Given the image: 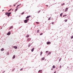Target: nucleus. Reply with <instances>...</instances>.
Listing matches in <instances>:
<instances>
[{
  "mask_svg": "<svg viewBox=\"0 0 73 73\" xmlns=\"http://www.w3.org/2000/svg\"><path fill=\"white\" fill-rule=\"evenodd\" d=\"M31 17V16H27V17H26V19H28V18H29V17Z\"/></svg>",
  "mask_w": 73,
  "mask_h": 73,
  "instance_id": "obj_6",
  "label": "nucleus"
},
{
  "mask_svg": "<svg viewBox=\"0 0 73 73\" xmlns=\"http://www.w3.org/2000/svg\"><path fill=\"white\" fill-rule=\"evenodd\" d=\"M40 10H39L38 12V13H40Z\"/></svg>",
  "mask_w": 73,
  "mask_h": 73,
  "instance_id": "obj_27",
  "label": "nucleus"
},
{
  "mask_svg": "<svg viewBox=\"0 0 73 73\" xmlns=\"http://www.w3.org/2000/svg\"><path fill=\"white\" fill-rule=\"evenodd\" d=\"M63 5H65V3H63L62 4V6H63Z\"/></svg>",
  "mask_w": 73,
  "mask_h": 73,
  "instance_id": "obj_28",
  "label": "nucleus"
},
{
  "mask_svg": "<svg viewBox=\"0 0 73 73\" xmlns=\"http://www.w3.org/2000/svg\"><path fill=\"white\" fill-rule=\"evenodd\" d=\"M16 5H14V7H15Z\"/></svg>",
  "mask_w": 73,
  "mask_h": 73,
  "instance_id": "obj_45",
  "label": "nucleus"
},
{
  "mask_svg": "<svg viewBox=\"0 0 73 73\" xmlns=\"http://www.w3.org/2000/svg\"><path fill=\"white\" fill-rule=\"evenodd\" d=\"M56 68V66H54V65L53 66H52V68Z\"/></svg>",
  "mask_w": 73,
  "mask_h": 73,
  "instance_id": "obj_13",
  "label": "nucleus"
},
{
  "mask_svg": "<svg viewBox=\"0 0 73 73\" xmlns=\"http://www.w3.org/2000/svg\"><path fill=\"white\" fill-rule=\"evenodd\" d=\"M50 20V18H49L48 19V20Z\"/></svg>",
  "mask_w": 73,
  "mask_h": 73,
  "instance_id": "obj_26",
  "label": "nucleus"
},
{
  "mask_svg": "<svg viewBox=\"0 0 73 73\" xmlns=\"http://www.w3.org/2000/svg\"><path fill=\"white\" fill-rule=\"evenodd\" d=\"M10 7H12V6H11V5H10Z\"/></svg>",
  "mask_w": 73,
  "mask_h": 73,
  "instance_id": "obj_43",
  "label": "nucleus"
},
{
  "mask_svg": "<svg viewBox=\"0 0 73 73\" xmlns=\"http://www.w3.org/2000/svg\"><path fill=\"white\" fill-rule=\"evenodd\" d=\"M13 48L15 49H17V46H15L13 47Z\"/></svg>",
  "mask_w": 73,
  "mask_h": 73,
  "instance_id": "obj_8",
  "label": "nucleus"
},
{
  "mask_svg": "<svg viewBox=\"0 0 73 73\" xmlns=\"http://www.w3.org/2000/svg\"><path fill=\"white\" fill-rule=\"evenodd\" d=\"M38 72V73H39V72H40V73H42V70H39Z\"/></svg>",
  "mask_w": 73,
  "mask_h": 73,
  "instance_id": "obj_7",
  "label": "nucleus"
},
{
  "mask_svg": "<svg viewBox=\"0 0 73 73\" xmlns=\"http://www.w3.org/2000/svg\"><path fill=\"white\" fill-rule=\"evenodd\" d=\"M51 70H53V68H51Z\"/></svg>",
  "mask_w": 73,
  "mask_h": 73,
  "instance_id": "obj_40",
  "label": "nucleus"
},
{
  "mask_svg": "<svg viewBox=\"0 0 73 73\" xmlns=\"http://www.w3.org/2000/svg\"><path fill=\"white\" fill-rule=\"evenodd\" d=\"M45 60V58L44 57H43V58H42V60Z\"/></svg>",
  "mask_w": 73,
  "mask_h": 73,
  "instance_id": "obj_14",
  "label": "nucleus"
},
{
  "mask_svg": "<svg viewBox=\"0 0 73 73\" xmlns=\"http://www.w3.org/2000/svg\"><path fill=\"white\" fill-rule=\"evenodd\" d=\"M62 14H63V13H61V14H60V16L62 17Z\"/></svg>",
  "mask_w": 73,
  "mask_h": 73,
  "instance_id": "obj_18",
  "label": "nucleus"
},
{
  "mask_svg": "<svg viewBox=\"0 0 73 73\" xmlns=\"http://www.w3.org/2000/svg\"><path fill=\"white\" fill-rule=\"evenodd\" d=\"M11 13H9L7 14V16L9 17V16H10V15H11Z\"/></svg>",
  "mask_w": 73,
  "mask_h": 73,
  "instance_id": "obj_2",
  "label": "nucleus"
},
{
  "mask_svg": "<svg viewBox=\"0 0 73 73\" xmlns=\"http://www.w3.org/2000/svg\"><path fill=\"white\" fill-rule=\"evenodd\" d=\"M62 67V66H61V65H60V68H61V67Z\"/></svg>",
  "mask_w": 73,
  "mask_h": 73,
  "instance_id": "obj_36",
  "label": "nucleus"
},
{
  "mask_svg": "<svg viewBox=\"0 0 73 73\" xmlns=\"http://www.w3.org/2000/svg\"><path fill=\"white\" fill-rule=\"evenodd\" d=\"M8 14V13H7V12H6V13H5V15H7Z\"/></svg>",
  "mask_w": 73,
  "mask_h": 73,
  "instance_id": "obj_29",
  "label": "nucleus"
},
{
  "mask_svg": "<svg viewBox=\"0 0 73 73\" xmlns=\"http://www.w3.org/2000/svg\"><path fill=\"white\" fill-rule=\"evenodd\" d=\"M15 70V68H14L13 70H12V71H14V70Z\"/></svg>",
  "mask_w": 73,
  "mask_h": 73,
  "instance_id": "obj_42",
  "label": "nucleus"
},
{
  "mask_svg": "<svg viewBox=\"0 0 73 73\" xmlns=\"http://www.w3.org/2000/svg\"><path fill=\"white\" fill-rule=\"evenodd\" d=\"M46 44H51V42H46Z\"/></svg>",
  "mask_w": 73,
  "mask_h": 73,
  "instance_id": "obj_4",
  "label": "nucleus"
},
{
  "mask_svg": "<svg viewBox=\"0 0 73 73\" xmlns=\"http://www.w3.org/2000/svg\"><path fill=\"white\" fill-rule=\"evenodd\" d=\"M13 10H12V11H13Z\"/></svg>",
  "mask_w": 73,
  "mask_h": 73,
  "instance_id": "obj_48",
  "label": "nucleus"
},
{
  "mask_svg": "<svg viewBox=\"0 0 73 73\" xmlns=\"http://www.w3.org/2000/svg\"><path fill=\"white\" fill-rule=\"evenodd\" d=\"M73 38V36H71V38Z\"/></svg>",
  "mask_w": 73,
  "mask_h": 73,
  "instance_id": "obj_25",
  "label": "nucleus"
},
{
  "mask_svg": "<svg viewBox=\"0 0 73 73\" xmlns=\"http://www.w3.org/2000/svg\"><path fill=\"white\" fill-rule=\"evenodd\" d=\"M56 71H55V72H54V73H56Z\"/></svg>",
  "mask_w": 73,
  "mask_h": 73,
  "instance_id": "obj_37",
  "label": "nucleus"
},
{
  "mask_svg": "<svg viewBox=\"0 0 73 73\" xmlns=\"http://www.w3.org/2000/svg\"><path fill=\"white\" fill-rule=\"evenodd\" d=\"M68 21V20L67 19H66L64 21L65 22H66Z\"/></svg>",
  "mask_w": 73,
  "mask_h": 73,
  "instance_id": "obj_19",
  "label": "nucleus"
},
{
  "mask_svg": "<svg viewBox=\"0 0 73 73\" xmlns=\"http://www.w3.org/2000/svg\"><path fill=\"white\" fill-rule=\"evenodd\" d=\"M31 46V44H29L28 45V46L29 47V46Z\"/></svg>",
  "mask_w": 73,
  "mask_h": 73,
  "instance_id": "obj_30",
  "label": "nucleus"
},
{
  "mask_svg": "<svg viewBox=\"0 0 73 73\" xmlns=\"http://www.w3.org/2000/svg\"><path fill=\"white\" fill-rule=\"evenodd\" d=\"M4 50V48H2L1 49V51H3V50Z\"/></svg>",
  "mask_w": 73,
  "mask_h": 73,
  "instance_id": "obj_12",
  "label": "nucleus"
},
{
  "mask_svg": "<svg viewBox=\"0 0 73 73\" xmlns=\"http://www.w3.org/2000/svg\"><path fill=\"white\" fill-rule=\"evenodd\" d=\"M36 24H39V23L38 22H36Z\"/></svg>",
  "mask_w": 73,
  "mask_h": 73,
  "instance_id": "obj_33",
  "label": "nucleus"
},
{
  "mask_svg": "<svg viewBox=\"0 0 73 73\" xmlns=\"http://www.w3.org/2000/svg\"><path fill=\"white\" fill-rule=\"evenodd\" d=\"M52 24H54V22H52Z\"/></svg>",
  "mask_w": 73,
  "mask_h": 73,
  "instance_id": "obj_39",
  "label": "nucleus"
},
{
  "mask_svg": "<svg viewBox=\"0 0 73 73\" xmlns=\"http://www.w3.org/2000/svg\"><path fill=\"white\" fill-rule=\"evenodd\" d=\"M26 37H29V35H27Z\"/></svg>",
  "mask_w": 73,
  "mask_h": 73,
  "instance_id": "obj_24",
  "label": "nucleus"
},
{
  "mask_svg": "<svg viewBox=\"0 0 73 73\" xmlns=\"http://www.w3.org/2000/svg\"><path fill=\"white\" fill-rule=\"evenodd\" d=\"M68 8H67L65 9V10L64 11V12H66L68 11Z\"/></svg>",
  "mask_w": 73,
  "mask_h": 73,
  "instance_id": "obj_5",
  "label": "nucleus"
},
{
  "mask_svg": "<svg viewBox=\"0 0 73 73\" xmlns=\"http://www.w3.org/2000/svg\"><path fill=\"white\" fill-rule=\"evenodd\" d=\"M42 35V33H41L40 34V35Z\"/></svg>",
  "mask_w": 73,
  "mask_h": 73,
  "instance_id": "obj_34",
  "label": "nucleus"
},
{
  "mask_svg": "<svg viewBox=\"0 0 73 73\" xmlns=\"http://www.w3.org/2000/svg\"><path fill=\"white\" fill-rule=\"evenodd\" d=\"M27 41L29 42V40H27Z\"/></svg>",
  "mask_w": 73,
  "mask_h": 73,
  "instance_id": "obj_47",
  "label": "nucleus"
},
{
  "mask_svg": "<svg viewBox=\"0 0 73 73\" xmlns=\"http://www.w3.org/2000/svg\"><path fill=\"white\" fill-rule=\"evenodd\" d=\"M23 70V68H22V69H21L20 71H21V70Z\"/></svg>",
  "mask_w": 73,
  "mask_h": 73,
  "instance_id": "obj_41",
  "label": "nucleus"
},
{
  "mask_svg": "<svg viewBox=\"0 0 73 73\" xmlns=\"http://www.w3.org/2000/svg\"><path fill=\"white\" fill-rule=\"evenodd\" d=\"M2 11H4V10H2Z\"/></svg>",
  "mask_w": 73,
  "mask_h": 73,
  "instance_id": "obj_46",
  "label": "nucleus"
},
{
  "mask_svg": "<svg viewBox=\"0 0 73 73\" xmlns=\"http://www.w3.org/2000/svg\"><path fill=\"white\" fill-rule=\"evenodd\" d=\"M11 9H10V10H9L8 11V12H9V11H11Z\"/></svg>",
  "mask_w": 73,
  "mask_h": 73,
  "instance_id": "obj_23",
  "label": "nucleus"
},
{
  "mask_svg": "<svg viewBox=\"0 0 73 73\" xmlns=\"http://www.w3.org/2000/svg\"><path fill=\"white\" fill-rule=\"evenodd\" d=\"M65 16H66V15H64L63 16V17H65Z\"/></svg>",
  "mask_w": 73,
  "mask_h": 73,
  "instance_id": "obj_21",
  "label": "nucleus"
},
{
  "mask_svg": "<svg viewBox=\"0 0 73 73\" xmlns=\"http://www.w3.org/2000/svg\"><path fill=\"white\" fill-rule=\"evenodd\" d=\"M15 55H14L13 57V58H15Z\"/></svg>",
  "mask_w": 73,
  "mask_h": 73,
  "instance_id": "obj_16",
  "label": "nucleus"
},
{
  "mask_svg": "<svg viewBox=\"0 0 73 73\" xmlns=\"http://www.w3.org/2000/svg\"><path fill=\"white\" fill-rule=\"evenodd\" d=\"M34 48H33L31 50V52H33V50H34Z\"/></svg>",
  "mask_w": 73,
  "mask_h": 73,
  "instance_id": "obj_11",
  "label": "nucleus"
},
{
  "mask_svg": "<svg viewBox=\"0 0 73 73\" xmlns=\"http://www.w3.org/2000/svg\"><path fill=\"white\" fill-rule=\"evenodd\" d=\"M13 26H11L10 27V28L9 29H12V28H13Z\"/></svg>",
  "mask_w": 73,
  "mask_h": 73,
  "instance_id": "obj_10",
  "label": "nucleus"
},
{
  "mask_svg": "<svg viewBox=\"0 0 73 73\" xmlns=\"http://www.w3.org/2000/svg\"><path fill=\"white\" fill-rule=\"evenodd\" d=\"M39 30H38V31H37V33H39Z\"/></svg>",
  "mask_w": 73,
  "mask_h": 73,
  "instance_id": "obj_22",
  "label": "nucleus"
},
{
  "mask_svg": "<svg viewBox=\"0 0 73 73\" xmlns=\"http://www.w3.org/2000/svg\"><path fill=\"white\" fill-rule=\"evenodd\" d=\"M24 12H23L22 13H21V14H22V15H23V14H24Z\"/></svg>",
  "mask_w": 73,
  "mask_h": 73,
  "instance_id": "obj_32",
  "label": "nucleus"
},
{
  "mask_svg": "<svg viewBox=\"0 0 73 73\" xmlns=\"http://www.w3.org/2000/svg\"><path fill=\"white\" fill-rule=\"evenodd\" d=\"M11 34V32L8 33L7 34V35H10Z\"/></svg>",
  "mask_w": 73,
  "mask_h": 73,
  "instance_id": "obj_9",
  "label": "nucleus"
},
{
  "mask_svg": "<svg viewBox=\"0 0 73 73\" xmlns=\"http://www.w3.org/2000/svg\"><path fill=\"white\" fill-rule=\"evenodd\" d=\"M42 54V52H41L40 53V56H41Z\"/></svg>",
  "mask_w": 73,
  "mask_h": 73,
  "instance_id": "obj_15",
  "label": "nucleus"
},
{
  "mask_svg": "<svg viewBox=\"0 0 73 73\" xmlns=\"http://www.w3.org/2000/svg\"><path fill=\"white\" fill-rule=\"evenodd\" d=\"M46 53H48V51H46Z\"/></svg>",
  "mask_w": 73,
  "mask_h": 73,
  "instance_id": "obj_35",
  "label": "nucleus"
},
{
  "mask_svg": "<svg viewBox=\"0 0 73 73\" xmlns=\"http://www.w3.org/2000/svg\"><path fill=\"white\" fill-rule=\"evenodd\" d=\"M17 9H16L15 10V12H16V11H17Z\"/></svg>",
  "mask_w": 73,
  "mask_h": 73,
  "instance_id": "obj_20",
  "label": "nucleus"
},
{
  "mask_svg": "<svg viewBox=\"0 0 73 73\" xmlns=\"http://www.w3.org/2000/svg\"><path fill=\"white\" fill-rule=\"evenodd\" d=\"M46 6L47 7H48V5H46Z\"/></svg>",
  "mask_w": 73,
  "mask_h": 73,
  "instance_id": "obj_38",
  "label": "nucleus"
},
{
  "mask_svg": "<svg viewBox=\"0 0 73 73\" xmlns=\"http://www.w3.org/2000/svg\"><path fill=\"white\" fill-rule=\"evenodd\" d=\"M21 5V4H20V5H18L16 7V8H17V9H19V7H19V6H20V5Z\"/></svg>",
  "mask_w": 73,
  "mask_h": 73,
  "instance_id": "obj_3",
  "label": "nucleus"
},
{
  "mask_svg": "<svg viewBox=\"0 0 73 73\" xmlns=\"http://www.w3.org/2000/svg\"><path fill=\"white\" fill-rule=\"evenodd\" d=\"M29 20V19L25 20L24 21L25 23H28V20Z\"/></svg>",
  "mask_w": 73,
  "mask_h": 73,
  "instance_id": "obj_1",
  "label": "nucleus"
},
{
  "mask_svg": "<svg viewBox=\"0 0 73 73\" xmlns=\"http://www.w3.org/2000/svg\"><path fill=\"white\" fill-rule=\"evenodd\" d=\"M61 58H60V59H59V61H60L61 60Z\"/></svg>",
  "mask_w": 73,
  "mask_h": 73,
  "instance_id": "obj_31",
  "label": "nucleus"
},
{
  "mask_svg": "<svg viewBox=\"0 0 73 73\" xmlns=\"http://www.w3.org/2000/svg\"><path fill=\"white\" fill-rule=\"evenodd\" d=\"M50 54H51V52H50L49 53H48V55H49Z\"/></svg>",
  "mask_w": 73,
  "mask_h": 73,
  "instance_id": "obj_17",
  "label": "nucleus"
},
{
  "mask_svg": "<svg viewBox=\"0 0 73 73\" xmlns=\"http://www.w3.org/2000/svg\"><path fill=\"white\" fill-rule=\"evenodd\" d=\"M5 72V71H3V73H4V72Z\"/></svg>",
  "mask_w": 73,
  "mask_h": 73,
  "instance_id": "obj_44",
  "label": "nucleus"
}]
</instances>
